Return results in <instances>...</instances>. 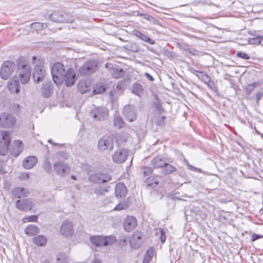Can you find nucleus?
Masks as SVG:
<instances>
[{"instance_id":"nucleus-38","label":"nucleus","mask_w":263,"mask_h":263,"mask_svg":"<svg viewBox=\"0 0 263 263\" xmlns=\"http://www.w3.org/2000/svg\"><path fill=\"white\" fill-rule=\"evenodd\" d=\"M143 175L144 177L151 175L153 173V170L149 166H143L141 167Z\"/></svg>"},{"instance_id":"nucleus-9","label":"nucleus","mask_w":263,"mask_h":263,"mask_svg":"<svg viewBox=\"0 0 263 263\" xmlns=\"http://www.w3.org/2000/svg\"><path fill=\"white\" fill-rule=\"evenodd\" d=\"M16 122V119L11 115L4 112L0 115V124L4 128L13 126Z\"/></svg>"},{"instance_id":"nucleus-53","label":"nucleus","mask_w":263,"mask_h":263,"mask_svg":"<svg viewBox=\"0 0 263 263\" xmlns=\"http://www.w3.org/2000/svg\"><path fill=\"white\" fill-rule=\"evenodd\" d=\"M65 258V255L63 254H58L57 256V260L61 261L62 259H64Z\"/></svg>"},{"instance_id":"nucleus-30","label":"nucleus","mask_w":263,"mask_h":263,"mask_svg":"<svg viewBox=\"0 0 263 263\" xmlns=\"http://www.w3.org/2000/svg\"><path fill=\"white\" fill-rule=\"evenodd\" d=\"M109 186H100L95 189L94 193L99 196L104 195L108 192Z\"/></svg>"},{"instance_id":"nucleus-25","label":"nucleus","mask_w":263,"mask_h":263,"mask_svg":"<svg viewBox=\"0 0 263 263\" xmlns=\"http://www.w3.org/2000/svg\"><path fill=\"white\" fill-rule=\"evenodd\" d=\"M165 162V158L163 157L158 156L152 160L151 163L153 168H157L162 167Z\"/></svg>"},{"instance_id":"nucleus-5","label":"nucleus","mask_w":263,"mask_h":263,"mask_svg":"<svg viewBox=\"0 0 263 263\" xmlns=\"http://www.w3.org/2000/svg\"><path fill=\"white\" fill-rule=\"evenodd\" d=\"M98 68V63L96 60H90L85 62L79 69V73L82 76L91 74L95 72Z\"/></svg>"},{"instance_id":"nucleus-17","label":"nucleus","mask_w":263,"mask_h":263,"mask_svg":"<svg viewBox=\"0 0 263 263\" xmlns=\"http://www.w3.org/2000/svg\"><path fill=\"white\" fill-rule=\"evenodd\" d=\"M46 74V71L41 66H36L33 69V79L35 82L39 83L43 80Z\"/></svg>"},{"instance_id":"nucleus-60","label":"nucleus","mask_w":263,"mask_h":263,"mask_svg":"<svg viewBox=\"0 0 263 263\" xmlns=\"http://www.w3.org/2000/svg\"><path fill=\"white\" fill-rule=\"evenodd\" d=\"M260 96H261V93H260V92L257 93V94H256V98H257L258 100L259 99Z\"/></svg>"},{"instance_id":"nucleus-7","label":"nucleus","mask_w":263,"mask_h":263,"mask_svg":"<svg viewBox=\"0 0 263 263\" xmlns=\"http://www.w3.org/2000/svg\"><path fill=\"white\" fill-rule=\"evenodd\" d=\"M90 241L96 246H107L110 245L115 241L113 237H103L95 236L90 237Z\"/></svg>"},{"instance_id":"nucleus-43","label":"nucleus","mask_w":263,"mask_h":263,"mask_svg":"<svg viewBox=\"0 0 263 263\" xmlns=\"http://www.w3.org/2000/svg\"><path fill=\"white\" fill-rule=\"evenodd\" d=\"M43 168L45 172H46L48 173H50L51 172V165L49 161L46 159L43 164Z\"/></svg>"},{"instance_id":"nucleus-29","label":"nucleus","mask_w":263,"mask_h":263,"mask_svg":"<svg viewBox=\"0 0 263 263\" xmlns=\"http://www.w3.org/2000/svg\"><path fill=\"white\" fill-rule=\"evenodd\" d=\"M33 242L37 246H43L47 243V239L43 235H39L33 238Z\"/></svg>"},{"instance_id":"nucleus-28","label":"nucleus","mask_w":263,"mask_h":263,"mask_svg":"<svg viewBox=\"0 0 263 263\" xmlns=\"http://www.w3.org/2000/svg\"><path fill=\"white\" fill-rule=\"evenodd\" d=\"M16 146L13 148L11 153L14 157H17L23 149V144L20 141H16Z\"/></svg>"},{"instance_id":"nucleus-35","label":"nucleus","mask_w":263,"mask_h":263,"mask_svg":"<svg viewBox=\"0 0 263 263\" xmlns=\"http://www.w3.org/2000/svg\"><path fill=\"white\" fill-rule=\"evenodd\" d=\"M101 176V173H94L91 174L89 176V180L93 183H100V176Z\"/></svg>"},{"instance_id":"nucleus-55","label":"nucleus","mask_w":263,"mask_h":263,"mask_svg":"<svg viewBox=\"0 0 263 263\" xmlns=\"http://www.w3.org/2000/svg\"><path fill=\"white\" fill-rule=\"evenodd\" d=\"M158 184V182L157 181H155L154 183H149L147 182V185L148 186H153L154 187L156 186Z\"/></svg>"},{"instance_id":"nucleus-13","label":"nucleus","mask_w":263,"mask_h":263,"mask_svg":"<svg viewBox=\"0 0 263 263\" xmlns=\"http://www.w3.org/2000/svg\"><path fill=\"white\" fill-rule=\"evenodd\" d=\"M128 152L124 148L116 151L112 156L114 162L116 163H122L127 159Z\"/></svg>"},{"instance_id":"nucleus-18","label":"nucleus","mask_w":263,"mask_h":263,"mask_svg":"<svg viewBox=\"0 0 263 263\" xmlns=\"http://www.w3.org/2000/svg\"><path fill=\"white\" fill-rule=\"evenodd\" d=\"M8 88L11 93H17L20 91V83L17 77L14 76L8 83Z\"/></svg>"},{"instance_id":"nucleus-33","label":"nucleus","mask_w":263,"mask_h":263,"mask_svg":"<svg viewBox=\"0 0 263 263\" xmlns=\"http://www.w3.org/2000/svg\"><path fill=\"white\" fill-rule=\"evenodd\" d=\"M154 250L153 248H149L146 252L143 263H149L151 258L154 255Z\"/></svg>"},{"instance_id":"nucleus-16","label":"nucleus","mask_w":263,"mask_h":263,"mask_svg":"<svg viewBox=\"0 0 263 263\" xmlns=\"http://www.w3.org/2000/svg\"><path fill=\"white\" fill-rule=\"evenodd\" d=\"M15 204L18 210L23 211L31 210L33 205V202L29 199L17 200Z\"/></svg>"},{"instance_id":"nucleus-48","label":"nucleus","mask_w":263,"mask_h":263,"mask_svg":"<svg viewBox=\"0 0 263 263\" xmlns=\"http://www.w3.org/2000/svg\"><path fill=\"white\" fill-rule=\"evenodd\" d=\"M159 231H160V233L161 234V236H160L161 241L162 243H163L165 242V239H166L165 236V232L162 228H159Z\"/></svg>"},{"instance_id":"nucleus-51","label":"nucleus","mask_w":263,"mask_h":263,"mask_svg":"<svg viewBox=\"0 0 263 263\" xmlns=\"http://www.w3.org/2000/svg\"><path fill=\"white\" fill-rule=\"evenodd\" d=\"M261 237V236L260 235H258L257 234H254L253 235H252V241H255L257 239H258V238H260Z\"/></svg>"},{"instance_id":"nucleus-61","label":"nucleus","mask_w":263,"mask_h":263,"mask_svg":"<svg viewBox=\"0 0 263 263\" xmlns=\"http://www.w3.org/2000/svg\"><path fill=\"white\" fill-rule=\"evenodd\" d=\"M110 99H111V100H113V99H112V96H113V92H112V91H110Z\"/></svg>"},{"instance_id":"nucleus-52","label":"nucleus","mask_w":263,"mask_h":263,"mask_svg":"<svg viewBox=\"0 0 263 263\" xmlns=\"http://www.w3.org/2000/svg\"><path fill=\"white\" fill-rule=\"evenodd\" d=\"M144 75L151 81H153L154 80L153 77L148 73L145 72Z\"/></svg>"},{"instance_id":"nucleus-6","label":"nucleus","mask_w":263,"mask_h":263,"mask_svg":"<svg viewBox=\"0 0 263 263\" xmlns=\"http://www.w3.org/2000/svg\"><path fill=\"white\" fill-rule=\"evenodd\" d=\"M15 69V64L14 62L7 61L3 63L0 71L1 78L7 80L9 78Z\"/></svg>"},{"instance_id":"nucleus-31","label":"nucleus","mask_w":263,"mask_h":263,"mask_svg":"<svg viewBox=\"0 0 263 263\" xmlns=\"http://www.w3.org/2000/svg\"><path fill=\"white\" fill-rule=\"evenodd\" d=\"M163 172L165 174H170L176 171L175 166L165 162L163 166Z\"/></svg>"},{"instance_id":"nucleus-2","label":"nucleus","mask_w":263,"mask_h":263,"mask_svg":"<svg viewBox=\"0 0 263 263\" xmlns=\"http://www.w3.org/2000/svg\"><path fill=\"white\" fill-rule=\"evenodd\" d=\"M31 68L27 64H18L16 72L18 74L21 83L25 84L30 80Z\"/></svg>"},{"instance_id":"nucleus-58","label":"nucleus","mask_w":263,"mask_h":263,"mask_svg":"<svg viewBox=\"0 0 263 263\" xmlns=\"http://www.w3.org/2000/svg\"><path fill=\"white\" fill-rule=\"evenodd\" d=\"M92 263H101L99 259H96L93 260Z\"/></svg>"},{"instance_id":"nucleus-47","label":"nucleus","mask_w":263,"mask_h":263,"mask_svg":"<svg viewBox=\"0 0 263 263\" xmlns=\"http://www.w3.org/2000/svg\"><path fill=\"white\" fill-rule=\"evenodd\" d=\"M57 156L59 158H63L64 159H67L69 157V155L67 153L62 151L58 153Z\"/></svg>"},{"instance_id":"nucleus-3","label":"nucleus","mask_w":263,"mask_h":263,"mask_svg":"<svg viewBox=\"0 0 263 263\" xmlns=\"http://www.w3.org/2000/svg\"><path fill=\"white\" fill-rule=\"evenodd\" d=\"M98 149L101 152L110 151L114 148V139L110 136H104L98 142Z\"/></svg>"},{"instance_id":"nucleus-63","label":"nucleus","mask_w":263,"mask_h":263,"mask_svg":"<svg viewBox=\"0 0 263 263\" xmlns=\"http://www.w3.org/2000/svg\"><path fill=\"white\" fill-rule=\"evenodd\" d=\"M36 59V57L35 56H33L32 57V60H33V62H34V61Z\"/></svg>"},{"instance_id":"nucleus-20","label":"nucleus","mask_w":263,"mask_h":263,"mask_svg":"<svg viewBox=\"0 0 263 263\" xmlns=\"http://www.w3.org/2000/svg\"><path fill=\"white\" fill-rule=\"evenodd\" d=\"M127 193V189L122 183H118L115 187V194L117 198L124 197Z\"/></svg>"},{"instance_id":"nucleus-37","label":"nucleus","mask_w":263,"mask_h":263,"mask_svg":"<svg viewBox=\"0 0 263 263\" xmlns=\"http://www.w3.org/2000/svg\"><path fill=\"white\" fill-rule=\"evenodd\" d=\"M196 72L197 73V76L199 78H200L203 82L205 83L210 82V78L208 74H204L202 72L198 70H196Z\"/></svg>"},{"instance_id":"nucleus-59","label":"nucleus","mask_w":263,"mask_h":263,"mask_svg":"<svg viewBox=\"0 0 263 263\" xmlns=\"http://www.w3.org/2000/svg\"><path fill=\"white\" fill-rule=\"evenodd\" d=\"M48 142L50 143L51 144H53V145H59V144H57V143H52V140H51V139H49V140H48Z\"/></svg>"},{"instance_id":"nucleus-23","label":"nucleus","mask_w":263,"mask_h":263,"mask_svg":"<svg viewBox=\"0 0 263 263\" xmlns=\"http://www.w3.org/2000/svg\"><path fill=\"white\" fill-rule=\"evenodd\" d=\"M109 70L112 76L116 79L120 78L124 75L123 69L118 66L110 68Z\"/></svg>"},{"instance_id":"nucleus-41","label":"nucleus","mask_w":263,"mask_h":263,"mask_svg":"<svg viewBox=\"0 0 263 263\" xmlns=\"http://www.w3.org/2000/svg\"><path fill=\"white\" fill-rule=\"evenodd\" d=\"M105 89L106 88L103 85H97L93 89V92L94 94H101L104 92Z\"/></svg>"},{"instance_id":"nucleus-42","label":"nucleus","mask_w":263,"mask_h":263,"mask_svg":"<svg viewBox=\"0 0 263 263\" xmlns=\"http://www.w3.org/2000/svg\"><path fill=\"white\" fill-rule=\"evenodd\" d=\"M141 245V242H139L137 240H135V237H133V238L130 241V247L135 249L139 248Z\"/></svg>"},{"instance_id":"nucleus-57","label":"nucleus","mask_w":263,"mask_h":263,"mask_svg":"<svg viewBox=\"0 0 263 263\" xmlns=\"http://www.w3.org/2000/svg\"><path fill=\"white\" fill-rule=\"evenodd\" d=\"M188 166H189V167L190 169H191V170H198V168H195V167H193V166H191V165H188Z\"/></svg>"},{"instance_id":"nucleus-4","label":"nucleus","mask_w":263,"mask_h":263,"mask_svg":"<svg viewBox=\"0 0 263 263\" xmlns=\"http://www.w3.org/2000/svg\"><path fill=\"white\" fill-rule=\"evenodd\" d=\"M49 18L53 22L61 23H72L74 21L73 17L67 13L61 14L58 12H53L49 15Z\"/></svg>"},{"instance_id":"nucleus-54","label":"nucleus","mask_w":263,"mask_h":263,"mask_svg":"<svg viewBox=\"0 0 263 263\" xmlns=\"http://www.w3.org/2000/svg\"><path fill=\"white\" fill-rule=\"evenodd\" d=\"M135 237V240H137L139 242H141V237L140 235L134 234L133 237Z\"/></svg>"},{"instance_id":"nucleus-10","label":"nucleus","mask_w":263,"mask_h":263,"mask_svg":"<svg viewBox=\"0 0 263 263\" xmlns=\"http://www.w3.org/2000/svg\"><path fill=\"white\" fill-rule=\"evenodd\" d=\"M2 140L0 142V154L5 155L11 141L10 133L8 131H2Z\"/></svg>"},{"instance_id":"nucleus-40","label":"nucleus","mask_w":263,"mask_h":263,"mask_svg":"<svg viewBox=\"0 0 263 263\" xmlns=\"http://www.w3.org/2000/svg\"><path fill=\"white\" fill-rule=\"evenodd\" d=\"M100 176L101 183H105L111 180V176L108 174L101 173Z\"/></svg>"},{"instance_id":"nucleus-22","label":"nucleus","mask_w":263,"mask_h":263,"mask_svg":"<svg viewBox=\"0 0 263 263\" xmlns=\"http://www.w3.org/2000/svg\"><path fill=\"white\" fill-rule=\"evenodd\" d=\"M133 33L134 35L139 37L141 40L146 43H148L150 44L154 45L156 43V42L154 40H152L150 37H148L145 34H143L142 32H141L140 31L138 30L134 29L133 31Z\"/></svg>"},{"instance_id":"nucleus-21","label":"nucleus","mask_w":263,"mask_h":263,"mask_svg":"<svg viewBox=\"0 0 263 263\" xmlns=\"http://www.w3.org/2000/svg\"><path fill=\"white\" fill-rule=\"evenodd\" d=\"M12 195L17 198L26 197L28 194V192L23 187H15L11 191Z\"/></svg>"},{"instance_id":"nucleus-44","label":"nucleus","mask_w":263,"mask_h":263,"mask_svg":"<svg viewBox=\"0 0 263 263\" xmlns=\"http://www.w3.org/2000/svg\"><path fill=\"white\" fill-rule=\"evenodd\" d=\"M142 86L139 84H135L133 86V92L134 93L138 95V93L142 91Z\"/></svg>"},{"instance_id":"nucleus-50","label":"nucleus","mask_w":263,"mask_h":263,"mask_svg":"<svg viewBox=\"0 0 263 263\" xmlns=\"http://www.w3.org/2000/svg\"><path fill=\"white\" fill-rule=\"evenodd\" d=\"M260 43V41L258 38H251L249 40L250 44H258Z\"/></svg>"},{"instance_id":"nucleus-15","label":"nucleus","mask_w":263,"mask_h":263,"mask_svg":"<svg viewBox=\"0 0 263 263\" xmlns=\"http://www.w3.org/2000/svg\"><path fill=\"white\" fill-rule=\"evenodd\" d=\"M123 114L126 120L130 122H133L137 118L136 111L133 106H125L123 109Z\"/></svg>"},{"instance_id":"nucleus-56","label":"nucleus","mask_w":263,"mask_h":263,"mask_svg":"<svg viewBox=\"0 0 263 263\" xmlns=\"http://www.w3.org/2000/svg\"><path fill=\"white\" fill-rule=\"evenodd\" d=\"M256 86V85L255 83H253L252 84H250L249 85V87H251L250 89V91H251Z\"/></svg>"},{"instance_id":"nucleus-39","label":"nucleus","mask_w":263,"mask_h":263,"mask_svg":"<svg viewBox=\"0 0 263 263\" xmlns=\"http://www.w3.org/2000/svg\"><path fill=\"white\" fill-rule=\"evenodd\" d=\"M128 208V204L126 202L123 201L119 203L114 208V210L121 211Z\"/></svg>"},{"instance_id":"nucleus-11","label":"nucleus","mask_w":263,"mask_h":263,"mask_svg":"<svg viewBox=\"0 0 263 263\" xmlns=\"http://www.w3.org/2000/svg\"><path fill=\"white\" fill-rule=\"evenodd\" d=\"M53 167L56 174L62 177L70 171V167L68 164L60 160L57 161L55 162Z\"/></svg>"},{"instance_id":"nucleus-46","label":"nucleus","mask_w":263,"mask_h":263,"mask_svg":"<svg viewBox=\"0 0 263 263\" xmlns=\"http://www.w3.org/2000/svg\"><path fill=\"white\" fill-rule=\"evenodd\" d=\"M165 119V117L164 116H158L156 121V123L159 125L162 126L164 124V120Z\"/></svg>"},{"instance_id":"nucleus-45","label":"nucleus","mask_w":263,"mask_h":263,"mask_svg":"<svg viewBox=\"0 0 263 263\" xmlns=\"http://www.w3.org/2000/svg\"><path fill=\"white\" fill-rule=\"evenodd\" d=\"M236 55L237 57L239 58H241L244 60H249L250 59V57L246 54V53L241 51L237 52Z\"/></svg>"},{"instance_id":"nucleus-26","label":"nucleus","mask_w":263,"mask_h":263,"mask_svg":"<svg viewBox=\"0 0 263 263\" xmlns=\"http://www.w3.org/2000/svg\"><path fill=\"white\" fill-rule=\"evenodd\" d=\"M25 232L27 235L32 236L39 233V229L37 226L30 224L25 228Z\"/></svg>"},{"instance_id":"nucleus-27","label":"nucleus","mask_w":263,"mask_h":263,"mask_svg":"<svg viewBox=\"0 0 263 263\" xmlns=\"http://www.w3.org/2000/svg\"><path fill=\"white\" fill-rule=\"evenodd\" d=\"M78 90L80 93H85L89 90V85L85 80H81L78 83Z\"/></svg>"},{"instance_id":"nucleus-36","label":"nucleus","mask_w":263,"mask_h":263,"mask_svg":"<svg viewBox=\"0 0 263 263\" xmlns=\"http://www.w3.org/2000/svg\"><path fill=\"white\" fill-rule=\"evenodd\" d=\"M124 47L126 49L135 52H137L140 50L139 47L134 43H129L126 44Z\"/></svg>"},{"instance_id":"nucleus-12","label":"nucleus","mask_w":263,"mask_h":263,"mask_svg":"<svg viewBox=\"0 0 263 263\" xmlns=\"http://www.w3.org/2000/svg\"><path fill=\"white\" fill-rule=\"evenodd\" d=\"M137 226L136 218L132 216H127L123 222L124 230L127 232L133 231Z\"/></svg>"},{"instance_id":"nucleus-24","label":"nucleus","mask_w":263,"mask_h":263,"mask_svg":"<svg viewBox=\"0 0 263 263\" xmlns=\"http://www.w3.org/2000/svg\"><path fill=\"white\" fill-rule=\"evenodd\" d=\"M53 92V88L51 85L47 83L44 84L41 88V93L44 97L48 98L50 97Z\"/></svg>"},{"instance_id":"nucleus-49","label":"nucleus","mask_w":263,"mask_h":263,"mask_svg":"<svg viewBox=\"0 0 263 263\" xmlns=\"http://www.w3.org/2000/svg\"><path fill=\"white\" fill-rule=\"evenodd\" d=\"M26 219L29 222H36L37 220V216L36 215L29 216L27 217Z\"/></svg>"},{"instance_id":"nucleus-14","label":"nucleus","mask_w":263,"mask_h":263,"mask_svg":"<svg viewBox=\"0 0 263 263\" xmlns=\"http://www.w3.org/2000/svg\"><path fill=\"white\" fill-rule=\"evenodd\" d=\"M61 234L65 237H70L73 233L72 223L68 220L64 221L60 228Z\"/></svg>"},{"instance_id":"nucleus-34","label":"nucleus","mask_w":263,"mask_h":263,"mask_svg":"<svg viewBox=\"0 0 263 263\" xmlns=\"http://www.w3.org/2000/svg\"><path fill=\"white\" fill-rule=\"evenodd\" d=\"M114 124L118 128H121L124 126V122L120 116H116L114 119Z\"/></svg>"},{"instance_id":"nucleus-1","label":"nucleus","mask_w":263,"mask_h":263,"mask_svg":"<svg viewBox=\"0 0 263 263\" xmlns=\"http://www.w3.org/2000/svg\"><path fill=\"white\" fill-rule=\"evenodd\" d=\"M52 79L57 84H61L64 81L66 86H72L76 79V75L73 69L69 68L67 70L60 62L54 63L51 69Z\"/></svg>"},{"instance_id":"nucleus-32","label":"nucleus","mask_w":263,"mask_h":263,"mask_svg":"<svg viewBox=\"0 0 263 263\" xmlns=\"http://www.w3.org/2000/svg\"><path fill=\"white\" fill-rule=\"evenodd\" d=\"M47 26L48 25L46 23H41L39 22L33 23L30 25V28L36 31L46 28Z\"/></svg>"},{"instance_id":"nucleus-8","label":"nucleus","mask_w":263,"mask_h":263,"mask_svg":"<svg viewBox=\"0 0 263 263\" xmlns=\"http://www.w3.org/2000/svg\"><path fill=\"white\" fill-rule=\"evenodd\" d=\"M108 115V110L105 107H96L90 112V115L96 120H104Z\"/></svg>"},{"instance_id":"nucleus-19","label":"nucleus","mask_w":263,"mask_h":263,"mask_svg":"<svg viewBox=\"0 0 263 263\" xmlns=\"http://www.w3.org/2000/svg\"><path fill=\"white\" fill-rule=\"evenodd\" d=\"M37 161V159L36 157L33 156H28L23 161V166L27 170L31 169L36 164Z\"/></svg>"},{"instance_id":"nucleus-64","label":"nucleus","mask_w":263,"mask_h":263,"mask_svg":"<svg viewBox=\"0 0 263 263\" xmlns=\"http://www.w3.org/2000/svg\"><path fill=\"white\" fill-rule=\"evenodd\" d=\"M25 176H26V178H29V175H28L27 174H26L25 175Z\"/></svg>"},{"instance_id":"nucleus-62","label":"nucleus","mask_w":263,"mask_h":263,"mask_svg":"<svg viewBox=\"0 0 263 263\" xmlns=\"http://www.w3.org/2000/svg\"><path fill=\"white\" fill-rule=\"evenodd\" d=\"M71 178L72 179H73V180H76V176H73V175L71 176Z\"/></svg>"}]
</instances>
